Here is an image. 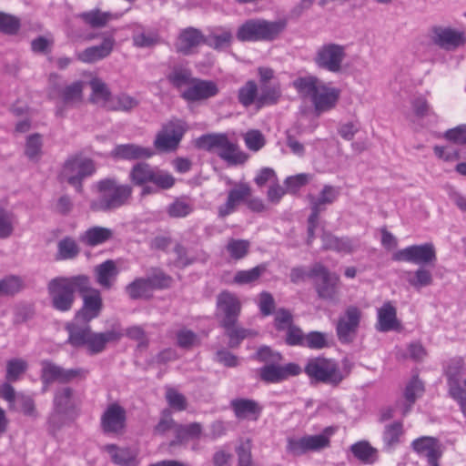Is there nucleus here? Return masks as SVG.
<instances>
[{"label":"nucleus","mask_w":466,"mask_h":466,"mask_svg":"<svg viewBox=\"0 0 466 466\" xmlns=\"http://www.w3.org/2000/svg\"><path fill=\"white\" fill-rule=\"evenodd\" d=\"M256 358L267 364H278L282 360V356L280 353L277 351H273L269 347L263 346L258 349L256 353Z\"/></svg>","instance_id":"63"},{"label":"nucleus","mask_w":466,"mask_h":466,"mask_svg":"<svg viewBox=\"0 0 466 466\" xmlns=\"http://www.w3.org/2000/svg\"><path fill=\"white\" fill-rule=\"evenodd\" d=\"M84 82L76 81L65 86L63 78L56 73L48 76L47 96L50 99H60L61 105L56 106V115L64 117L67 107H73L83 100Z\"/></svg>","instance_id":"4"},{"label":"nucleus","mask_w":466,"mask_h":466,"mask_svg":"<svg viewBox=\"0 0 466 466\" xmlns=\"http://www.w3.org/2000/svg\"><path fill=\"white\" fill-rule=\"evenodd\" d=\"M122 336L123 333L117 329H111L101 333L92 332L86 345L87 350L92 354L100 353L106 349V343L118 341Z\"/></svg>","instance_id":"28"},{"label":"nucleus","mask_w":466,"mask_h":466,"mask_svg":"<svg viewBox=\"0 0 466 466\" xmlns=\"http://www.w3.org/2000/svg\"><path fill=\"white\" fill-rule=\"evenodd\" d=\"M21 26L20 19L10 14L0 12V32L5 35H15Z\"/></svg>","instance_id":"54"},{"label":"nucleus","mask_w":466,"mask_h":466,"mask_svg":"<svg viewBox=\"0 0 466 466\" xmlns=\"http://www.w3.org/2000/svg\"><path fill=\"white\" fill-rule=\"evenodd\" d=\"M293 86L303 98H309L316 116L330 111L338 104L340 90L329 86L315 76L299 77L293 81Z\"/></svg>","instance_id":"1"},{"label":"nucleus","mask_w":466,"mask_h":466,"mask_svg":"<svg viewBox=\"0 0 466 466\" xmlns=\"http://www.w3.org/2000/svg\"><path fill=\"white\" fill-rule=\"evenodd\" d=\"M197 146L200 149L217 153L229 166L244 164L248 158V154L241 151L237 144L222 133L203 135L198 138Z\"/></svg>","instance_id":"5"},{"label":"nucleus","mask_w":466,"mask_h":466,"mask_svg":"<svg viewBox=\"0 0 466 466\" xmlns=\"http://www.w3.org/2000/svg\"><path fill=\"white\" fill-rule=\"evenodd\" d=\"M154 170L149 164L139 162L131 168L129 177L134 184L141 186L152 181Z\"/></svg>","instance_id":"42"},{"label":"nucleus","mask_w":466,"mask_h":466,"mask_svg":"<svg viewBox=\"0 0 466 466\" xmlns=\"http://www.w3.org/2000/svg\"><path fill=\"white\" fill-rule=\"evenodd\" d=\"M266 271V266L263 264L258 265L248 270H239L235 274L233 282L238 285L249 284L257 279Z\"/></svg>","instance_id":"49"},{"label":"nucleus","mask_w":466,"mask_h":466,"mask_svg":"<svg viewBox=\"0 0 466 466\" xmlns=\"http://www.w3.org/2000/svg\"><path fill=\"white\" fill-rule=\"evenodd\" d=\"M247 147L252 151H258L265 146V137L259 130H249L244 137Z\"/></svg>","instance_id":"61"},{"label":"nucleus","mask_w":466,"mask_h":466,"mask_svg":"<svg viewBox=\"0 0 466 466\" xmlns=\"http://www.w3.org/2000/svg\"><path fill=\"white\" fill-rule=\"evenodd\" d=\"M305 372L311 380L332 386L339 385L344 379L335 361L320 357L309 360Z\"/></svg>","instance_id":"10"},{"label":"nucleus","mask_w":466,"mask_h":466,"mask_svg":"<svg viewBox=\"0 0 466 466\" xmlns=\"http://www.w3.org/2000/svg\"><path fill=\"white\" fill-rule=\"evenodd\" d=\"M232 35L229 31H223L220 34H211L205 36V44L216 50H222L230 46Z\"/></svg>","instance_id":"53"},{"label":"nucleus","mask_w":466,"mask_h":466,"mask_svg":"<svg viewBox=\"0 0 466 466\" xmlns=\"http://www.w3.org/2000/svg\"><path fill=\"white\" fill-rule=\"evenodd\" d=\"M252 443L249 439L242 441L236 449L238 455V466H251L252 465V455H251Z\"/></svg>","instance_id":"58"},{"label":"nucleus","mask_w":466,"mask_h":466,"mask_svg":"<svg viewBox=\"0 0 466 466\" xmlns=\"http://www.w3.org/2000/svg\"><path fill=\"white\" fill-rule=\"evenodd\" d=\"M15 217L13 213L0 207V238L10 237L14 230Z\"/></svg>","instance_id":"57"},{"label":"nucleus","mask_w":466,"mask_h":466,"mask_svg":"<svg viewBox=\"0 0 466 466\" xmlns=\"http://www.w3.org/2000/svg\"><path fill=\"white\" fill-rule=\"evenodd\" d=\"M361 319V311L356 306L348 307L341 314L336 324V334L342 344L352 343L359 330Z\"/></svg>","instance_id":"12"},{"label":"nucleus","mask_w":466,"mask_h":466,"mask_svg":"<svg viewBox=\"0 0 466 466\" xmlns=\"http://www.w3.org/2000/svg\"><path fill=\"white\" fill-rule=\"evenodd\" d=\"M182 128L175 123H168L157 135L154 141L155 147L163 152L171 151L177 148L182 138Z\"/></svg>","instance_id":"21"},{"label":"nucleus","mask_w":466,"mask_h":466,"mask_svg":"<svg viewBox=\"0 0 466 466\" xmlns=\"http://www.w3.org/2000/svg\"><path fill=\"white\" fill-rule=\"evenodd\" d=\"M102 431L107 434H122L127 426V410L117 402L108 404L100 418Z\"/></svg>","instance_id":"14"},{"label":"nucleus","mask_w":466,"mask_h":466,"mask_svg":"<svg viewBox=\"0 0 466 466\" xmlns=\"http://www.w3.org/2000/svg\"><path fill=\"white\" fill-rule=\"evenodd\" d=\"M411 447L418 454L424 455L427 461L442 455L441 443L438 439L433 437H420L412 441Z\"/></svg>","instance_id":"29"},{"label":"nucleus","mask_w":466,"mask_h":466,"mask_svg":"<svg viewBox=\"0 0 466 466\" xmlns=\"http://www.w3.org/2000/svg\"><path fill=\"white\" fill-rule=\"evenodd\" d=\"M89 289V278L86 275L57 277L47 284V292L53 308L58 311H69L75 302V292L85 293Z\"/></svg>","instance_id":"2"},{"label":"nucleus","mask_w":466,"mask_h":466,"mask_svg":"<svg viewBox=\"0 0 466 466\" xmlns=\"http://www.w3.org/2000/svg\"><path fill=\"white\" fill-rule=\"evenodd\" d=\"M82 294L83 306L76 312L75 320L76 322H83V324H87L92 319L99 316L103 308V301L100 291L98 289H92L90 286L89 289Z\"/></svg>","instance_id":"16"},{"label":"nucleus","mask_w":466,"mask_h":466,"mask_svg":"<svg viewBox=\"0 0 466 466\" xmlns=\"http://www.w3.org/2000/svg\"><path fill=\"white\" fill-rule=\"evenodd\" d=\"M354 457L363 464H372L378 460V451L367 441H360L350 447Z\"/></svg>","instance_id":"37"},{"label":"nucleus","mask_w":466,"mask_h":466,"mask_svg":"<svg viewBox=\"0 0 466 466\" xmlns=\"http://www.w3.org/2000/svg\"><path fill=\"white\" fill-rule=\"evenodd\" d=\"M306 441L308 452L319 451L330 445V440L326 435H307Z\"/></svg>","instance_id":"62"},{"label":"nucleus","mask_w":466,"mask_h":466,"mask_svg":"<svg viewBox=\"0 0 466 466\" xmlns=\"http://www.w3.org/2000/svg\"><path fill=\"white\" fill-rule=\"evenodd\" d=\"M431 40L445 50H454L465 42L464 34L450 26L434 25L431 28Z\"/></svg>","instance_id":"15"},{"label":"nucleus","mask_w":466,"mask_h":466,"mask_svg":"<svg viewBox=\"0 0 466 466\" xmlns=\"http://www.w3.org/2000/svg\"><path fill=\"white\" fill-rule=\"evenodd\" d=\"M86 25L92 28H101L114 18V15L109 12H102L99 9H93L87 12L80 13L76 15Z\"/></svg>","instance_id":"40"},{"label":"nucleus","mask_w":466,"mask_h":466,"mask_svg":"<svg viewBox=\"0 0 466 466\" xmlns=\"http://www.w3.org/2000/svg\"><path fill=\"white\" fill-rule=\"evenodd\" d=\"M80 252V248L76 242L71 238H65L57 244V258L58 259H73Z\"/></svg>","instance_id":"46"},{"label":"nucleus","mask_w":466,"mask_h":466,"mask_svg":"<svg viewBox=\"0 0 466 466\" xmlns=\"http://www.w3.org/2000/svg\"><path fill=\"white\" fill-rule=\"evenodd\" d=\"M112 461L118 466H138L137 452L129 448H120L115 444L105 447Z\"/></svg>","instance_id":"26"},{"label":"nucleus","mask_w":466,"mask_h":466,"mask_svg":"<svg viewBox=\"0 0 466 466\" xmlns=\"http://www.w3.org/2000/svg\"><path fill=\"white\" fill-rule=\"evenodd\" d=\"M309 278L313 279L318 297L323 300L337 303L339 299V277L330 272L320 263H316L309 270Z\"/></svg>","instance_id":"8"},{"label":"nucleus","mask_w":466,"mask_h":466,"mask_svg":"<svg viewBox=\"0 0 466 466\" xmlns=\"http://www.w3.org/2000/svg\"><path fill=\"white\" fill-rule=\"evenodd\" d=\"M249 247L250 243L248 240L230 238L226 248L232 258L238 260L248 254Z\"/></svg>","instance_id":"52"},{"label":"nucleus","mask_w":466,"mask_h":466,"mask_svg":"<svg viewBox=\"0 0 466 466\" xmlns=\"http://www.w3.org/2000/svg\"><path fill=\"white\" fill-rule=\"evenodd\" d=\"M166 400L168 405L176 410L181 411L187 409V399L183 394L179 393L177 390L173 388L167 389Z\"/></svg>","instance_id":"59"},{"label":"nucleus","mask_w":466,"mask_h":466,"mask_svg":"<svg viewBox=\"0 0 466 466\" xmlns=\"http://www.w3.org/2000/svg\"><path fill=\"white\" fill-rule=\"evenodd\" d=\"M402 434V424L400 422H394L386 426L383 433V441L390 449L399 443L400 437Z\"/></svg>","instance_id":"55"},{"label":"nucleus","mask_w":466,"mask_h":466,"mask_svg":"<svg viewBox=\"0 0 466 466\" xmlns=\"http://www.w3.org/2000/svg\"><path fill=\"white\" fill-rule=\"evenodd\" d=\"M168 83L177 89L187 86L192 80V71L186 65L176 63L168 66L166 73Z\"/></svg>","instance_id":"27"},{"label":"nucleus","mask_w":466,"mask_h":466,"mask_svg":"<svg viewBox=\"0 0 466 466\" xmlns=\"http://www.w3.org/2000/svg\"><path fill=\"white\" fill-rule=\"evenodd\" d=\"M28 364L26 360L19 358L9 360L6 362L5 379L8 382L17 381L26 371Z\"/></svg>","instance_id":"45"},{"label":"nucleus","mask_w":466,"mask_h":466,"mask_svg":"<svg viewBox=\"0 0 466 466\" xmlns=\"http://www.w3.org/2000/svg\"><path fill=\"white\" fill-rule=\"evenodd\" d=\"M138 105V102L133 96L127 94H121L116 96H112L106 107L107 110L112 111H130Z\"/></svg>","instance_id":"47"},{"label":"nucleus","mask_w":466,"mask_h":466,"mask_svg":"<svg viewBox=\"0 0 466 466\" xmlns=\"http://www.w3.org/2000/svg\"><path fill=\"white\" fill-rule=\"evenodd\" d=\"M400 321L397 318V309L390 301L385 302L378 309V321L376 329L380 332H388L398 329Z\"/></svg>","instance_id":"25"},{"label":"nucleus","mask_w":466,"mask_h":466,"mask_svg":"<svg viewBox=\"0 0 466 466\" xmlns=\"http://www.w3.org/2000/svg\"><path fill=\"white\" fill-rule=\"evenodd\" d=\"M43 140L38 133L30 135L26 138L25 153L30 160L37 161L42 154Z\"/></svg>","instance_id":"50"},{"label":"nucleus","mask_w":466,"mask_h":466,"mask_svg":"<svg viewBox=\"0 0 466 466\" xmlns=\"http://www.w3.org/2000/svg\"><path fill=\"white\" fill-rule=\"evenodd\" d=\"M23 289V280L17 276H9L0 280V296L14 295Z\"/></svg>","instance_id":"56"},{"label":"nucleus","mask_w":466,"mask_h":466,"mask_svg":"<svg viewBox=\"0 0 466 466\" xmlns=\"http://www.w3.org/2000/svg\"><path fill=\"white\" fill-rule=\"evenodd\" d=\"M406 280L413 289L420 290L432 285L433 275L430 269L420 266L415 271L406 272Z\"/></svg>","instance_id":"39"},{"label":"nucleus","mask_w":466,"mask_h":466,"mask_svg":"<svg viewBox=\"0 0 466 466\" xmlns=\"http://www.w3.org/2000/svg\"><path fill=\"white\" fill-rule=\"evenodd\" d=\"M258 89L255 81L248 80L238 89V100L244 107H248L253 104L258 107Z\"/></svg>","instance_id":"41"},{"label":"nucleus","mask_w":466,"mask_h":466,"mask_svg":"<svg viewBox=\"0 0 466 466\" xmlns=\"http://www.w3.org/2000/svg\"><path fill=\"white\" fill-rule=\"evenodd\" d=\"M95 162L83 155L69 156L63 164L58 178L66 182L78 193L83 192V180L96 172Z\"/></svg>","instance_id":"7"},{"label":"nucleus","mask_w":466,"mask_h":466,"mask_svg":"<svg viewBox=\"0 0 466 466\" xmlns=\"http://www.w3.org/2000/svg\"><path fill=\"white\" fill-rule=\"evenodd\" d=\"M218 87L214 81L193 77L181 97L187 102H198L217 96Z\"/></svg>","instance_id":"17"},{"label":"nucleus","mask_w":466,"mask_h":466,"mask_svg":"<svg viewBox=\"0 0 466 466\" xmlns=\"http://www.w3.org/2000/svg\"><path fill=\"white\" fill-rule=\"evenodd\" d=\"M95 187L99 194L96 200L91 202L95 211H112L127 205L132 196V187L119 184L115 178H104L97 181Z\"/></svg>","instance_id":"3"},{"label":"nucleus","mask_w":466,"mask_h":466,"mask_svg":"<svg viewBox=\"0 0 466 466\" xmlns=\"http://www.w3.org/2000/svg\"><path fill=\"white\" fill-rule=\"evenodd\" d=\"M79 323L75 320V323L66 325V329L69 333L67 341L74 347L86 346L92 333L88 323L84 326H80Z\"/></svg>","instance_id":"35"},{"label":"nucleus","mask_w":466,"mask_h":466,"mask_svg":"<svg viewBox=\"0 0 466 466\" xmlns=\"http://www.w3.org/2000/svg\"><path fill=\"white\" fill-rule=\"evenodd\" d=\"M110 154L115 159L131 161L149 158L154 155V151L137 144H120L116 145Z\"/></svg>","instance_id":"23"},{"label":"nucleus","mask_w":466,"mask_h":466,"mask_svg":"<svg viewBox=\"0 0 466 466\" xmlns=\"http://www.w3.org/2000/svg\"><path fill=\"white\" fill-rule=\"evenodd\" d=\"M192 211V205L181 199L175 200L167 208V214L169 215V217L177 218H185L187 215H189Z\"/></svg>","instance_id":"60"},{"label":"nucleus","mask_w":466,"mask_h":466,"mask_svg":"<svg viewBox=\"0 0 466 466\" xmlns=\"http://www.w3.org/2000/svg\"><path fill=\"white\" fill-rule=\"evenodd\" d=\"M250 192L251 189L248 185L240 183L236 187L228 191V198L238 206L250 195Z\"/></svg>","instance_id":"64"},{"label":"nucleus","mask_w":466,"mask_h":466,"mask_svg":"<svg viewBox=\"0 0 466 466\" xmlns=\"http://www.w3.org/2000/svg\"><path fill=\"white\" fill-rule=\"evenodd\" d=\"M339 195V188L330 185H325L318 197L309 195L308 198L310 204V213L319 217V214L326 209V205H330L335 202Z\"/></svg>","instance_id":"24"},{"label":"nucleus","mask_w":466,"mask_h":466,"mask_svg":"<svg viewBox=\"0 0 466 466\" xmlns=\"http://www.w3.org/2000/svg\"><path fill=\"white\" fill-rule=\"evenodd\" d=\"M346 46L333 42L319 46L314 54L313 62L318 68L338 74L342 71L346 59Z\"/></svg>","instance_id":"9"},{"label":"nucleus","mask_w":466,"mask_h":466,"mask_svg":"<svg viewBox=\"0 0 466 466\" xmlns=\"http://www.w3.org/2000/svg\"><path fill=\"white\" fill-rule=\"evenodd\" d=\"M114 39L106 37L98 45L86 48L77 55L79 60L85 63H94L106 57L112 51Z\"/></svg>","instance_id":"30"},{"label":"nucleus","mask_w":466,"mask_h":466,"mask_svg":"<svg viewBox=\"0 0 466 466\" xmlns=\"http://www.w3.org/2000/svg\"><path fill=\"white\" fill-rule=\"evenodd\" d=\"M88 85L91 88L89 100L91 103L106 109L112 97L107 85L100 78H92Z\"/></svg>","instance_id":"31"},{"label":"nucleus","mask_w":466,"mask_h":466,"mask_svg":"<svg viewBox=\"0 0 466 466\" xmlns=\"http://www.w3.org/2000/svg\"><path fill=\"white\" fill-rule=\"evenodd\" d=\"M465 373V362L462 358L451 359L446 369L447 382L461 381Z\"/></svg>","instance_id":"51"},{"label":"nucleus","mask_w":466,"mask_h":466,"mask_svg":"<svg viewBox=\"0 0 466 466\" xmlns=\"http://www.w3.org/2000/svg\"><path fill=\"white\" fill-rule=\"evenodd\" d=\"M424 391V386L418 377H413L407 384L404 391L406 403L402 407L401 413L403 416L407 415L416 400L421 396Z\"/></svg>","instance_id":"38"},{"label":"nucleus","mask_w":466,"mask_h":466,"mask_svg":"<svg viewBox=\"0 0 466 466\" xmlns=\"http://www.w3.org/2000/svg\"><path fill=\"white\" fill-rule=\"evenodd\" d=\"M201 44H205V35L201 31L194 27H187L179 34L176 50L184 56H189Z\"/></svg>","instance_id":"22"},{"label":"nucleus","mask_w":466,"mask_h":466,"mask_svg":"<svg viewBox=\"0 0 466 466\" xmlns=\"http://www.w3.org/2000/svg\"><path fill=\"white\" fill-rule=\"evenodd\" d=\"M229 407L235 417L239 420H248L256 421L263 410L258 401L247 398H236L231 400Z\"/></svg>","instance_id":"20"},{"label":"nucleus","mask_w":466,"mask_h":466,"mask_svg":"<svg viewBox=\"0 0 466 466\" xmlns=\"http://www.w3.org/2000/svg\"><path fill=\"white\" fill-rule=\"evenodd\" d=\"M118 271L116 263L111 260L97 265L95 268V277L96 282L104 289H109L112 287L113 281L116 279Z\"/></svg>","instance_id":"34"},{"label":"nucleus","mask_w":466,"mask_h":466,"mask_svg":"<svg viewBox=\"0 0 466 466\" xmlns=\"http://www.w3.org/2000/svg\"><path fill=\"white\" fill-rule=\"evenodd\" d=\"M286 26L284 20L249 19L238 27L237 38L240 41H273Z\"/></svg>","instance_id":"6"},{"label":"nucleus","mask_w":466,"mask_h":466,"mask_svg":"<svg viewBox=\"0 0 466 466\" xmlns=\"http://www.w3.org/2000/svg\"><path fill=\"white\" fill-rule=\"evenodd\" d=\"M220 325L225 329V334L228 337V347L231 349L238 348L244 339L257 335V332L251 329L238 326L237 322H231L230 324L220 323Z\"/></svg>","instance_id":"36"},{"label":"nucleus","mask_w":466,"mask_h":466,"mask_svg":"<svg viewBox=\"0 0 466 466\" xmlns=\"http://www.w3.org/2000/svg\"><path fill=\"white\" fill-rule=\"evenodd\" d=\"M280 96V90L278 86L269 85H261L260 93H258V108L268 105L276 104Z\"/></svg>","instance_id":"48"},{"label":"nucleus","mask_w":466,"mask_h":466,"mask_svg":"<svg viewBox=\"0 0 466 466\" xmlns=\"http://www.w3.org/2000/svg\"><path fill=\"white\" fill-rule=\"evenodd\" d=\"M113 236L114 232L111 228L95 226L86 229L79 237V239L86 246L95 247L106 242L111 239Z\"/></svg>","instance_id":"32"},{"label":"nucleus","mask_w":466,"mask_h":466,"mask_svg":"<svg viewBox=\"0 0 466 466\" xmlns=\"http://www.w3.org/2000/svg\"><path fill=\"white\" fill-rule=\"evenodd\" d=\"M202 431L203 427L199 422L176 425L175 440L170 442V446L184 444L191 439H199Z\"/></svg>","instance_id":"33"},{"label":"nucleus","mask_w":466,"mask_h":466,"mask_svg":"<svg viewBox=\"0 0 466 466\" xmlns=\"http://www.w3.org/2000/svg\"><path fill=\"white\" fill-rule=\"evenodd\" d=\"M42 381L48 385L54 381L62 383L64 378V368L49 360L42 361Z\"/></svg>","instance_id":"43"},{"label":"nucleus","mask_w":466,"mask_h":466,"mask_svg":"<svg viewBox=\"0 0 466 466\" xmlns=\"http://www.w3.org/2000/svg\"><path fill=\"white\" fill-rule=\"evenodd\" d=\"M126 291L130 299H137L142 298H148L152 290L150 289L149 282H147V279L140 278L128 284L126 288Z\"/></svg>","instance_id":"44"},{"label":"nucleus","mask_w":466,"mask_h":466,"mask_svg":"<svg viewBox=\"0 0 466 466\" xmlns=\"http://www.w3.org/2000/svg\"><path fill=\"white\" fill-rule=\"evenodd\" d=\"M241 302L239 299L232 292L224 290L217 297V309L223 315L220 323L230 324L238 322L241 312Z\"/></svg>","instance_id":"18"},{"label":"nucleus","mask_w":466,"mask_h":466,"mask_svg":"<svg viewBox=\"0 0 466 466\" xmlns=\"http://www.w3.org/2000/svg\"><path fill=\"white\" fill-rule=\"evenodd\" d=\"M393 259L397 261H406L416 265L434 264L437 256L432 243L422 245H413L397 251L393 255Z\"/></svg>","instance_id":"13"},{"label":"nucleus","mask_w":466,"mask_h":466,"mask_svg":"<svg viewBox=\"0 0 466 466\" xmlns=\"http://www.w3.org/2000/svg\"><path fill=\"white\" fill-rule=\"evenodd\" d=\"M300 371V367L296 363H289L284 366L266 364L259 370V376L267 383H278L290 376L299 375Z\"/></svg>","instance_id":"19"},{"label":"nucleus","mask_w":466,"mask_h":466,"mask_svg":"<svg viewBox=\"0 0 466 466\" xmlns=\"http://www.w3.org/2000/svg\"><path fill=\"white\" fill-rule=\"evenodd\" d=\"M77 414V405L73 389L65 387L57 390L54 396V411L49 417V423L59 429L66 419H73Z\"/></svg>","instance_id":"11"}]
</instances>
